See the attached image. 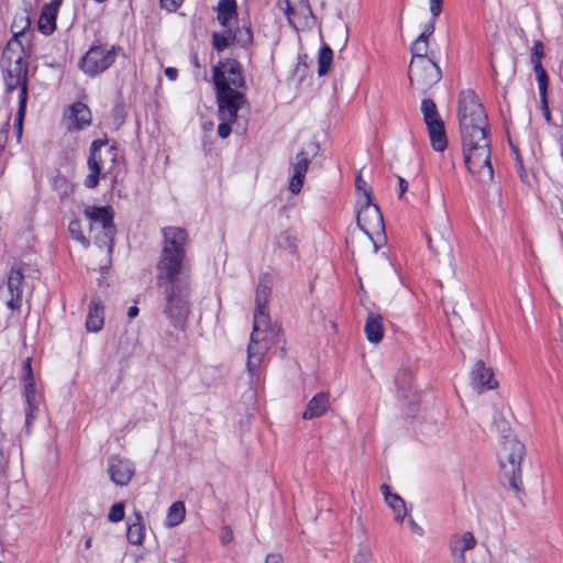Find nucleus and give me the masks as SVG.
<instances>
[{"instance_id":"1","label":"nucleus","mask_w":563,"mask_h":563,"mask_svg":"<svg viewBox=\"0 0 563 563\" xmlns=\"http://www.w3.org/2000/svg\"><path fill=\"white\" fill-rule=\"evenodd\" d=\"M459 122L467 170L481 181L493 180L488 118L473 90H464L460 93Z\"/></svg>"},{"instance_id":"2","label":"nucleus","mask_w":563,"mask_h":563,"mask_svg":"<svg viewBox=\"0 0 563 563\" xmlns=\"http://www.w3.org/2000/svg\"><path fill=\"white\" fill-rule=\"evenodd\" d=\"M280 332V327L273 325L272 323L264 324V320H261V318L253 321L246 362L247 371L252 376L260 368L273 342L278 340Z\"/></svg>"},{"instance_id":"3","label":"nucleus","mask_w":563,"mask_h":563,"mask_svg":"<svg viewBox=\"0 0 563 563\" xmlns=\"http://www.w3.org/2000/svg\"><path fill=\"white\" fill-rule=\"evenodd\" d=\"M117 157V147L109 146L107 139L95 140L90 145V154L87 161L89 174L86 176L84 185L90 189L97 187L99 178H106L113 173Z\"/></svg>"},{"instance_id":"4","label":"nucleus","mask_w":563,"mask_h":563,"mask_svg":"<svg viewBox=\"0 0 563 563\" xmlns=\"http://www.w3.org/2000/svg\"><path fill=\"white\" fill-rule=\"evenodd\" d=\"M523 453V444L514 437H506L498 452L503 475L515 490H519L521 486L520 465Z\"/></svg>"},{"instance_id":"5","label":"nucleus","mask_w":563,"mask_h":563,"mask_svg":"<svg viewBox=\"0 0 563 563\" xmlns=\"http://www.w3.org/2000/svg\"><path fill=\"white\" fill-rule=\"evenodd\" d=\"M167 314L170 323L177 329H185L190 311L189 289L184 284H168L165 289Z\"/></svg>"},{"instance_id":"6","label":"nucleus","mask_w":563,"mask_h":563,"mask_svg":"<svg viewBox=\"0 0 563 563\" xmlns=\"http://www.w3.org/2000/svg\"><path fill=\"white\" fill-rule=\"evenodd\" d=\"M121 51L122 48L115 45H92L81 57L79 67L85 74L97 76L113 65Z\"/></svg>"},{"instance_id":"7","label":"nucleus","mask_w":563,"mask_h":563,"mask_svg":"<svg viewBox=\"0 0 563 563\" xmlns=\"http://www.w3.org/2000/svg\"><path fill=\"white\" fill-rule=\"evenodd\" d=\"M85 216L90 221V232L98 230L95 235L99 246L112 247L115 227L113 224V211L109 206L88 207L85 209Z\"/></svg>"},{"instance_id":"8","label":"nucleus","mask_w":563,"mask_h":563,"mask_svg":"<svg viewBox=\"0 0 563 563\" xmlns=\"http://www.w3.org/2000/svg\"><path fill=\"white\" fill-rule=\"evenodd\" d=\"M358 203L361 207L357 212V225L371 239L376 252L378 245L374 240V235H379L384 232L383 214L378 206L372 202L371 190H365V200H358Z\"/></svg>"},{"instance_id":"9","label":"nucleus","mask_w":563,"mask_h":563,"mask_svg":"<svg viewBox=\"0 0 563 563\" xmlns=\"http://www.w3.org/2000/svg\"><path fill=\"white\" fill-rule=\"evenodd\" d=\"M32 358L27 357L23 364V375L21 382L23 385V398L25 402V429L30 432L34 420L37 417L42 405V395L35 388V379L31 366Z\"/></svg>"},{"instance_id":"10","label":"nucleus","mask_w":563,"mask_h":563,"mask_svg":"<svg viewBox=\"0 0 563 563\" xmlns=\"http://www.w3.org/2000/svg\"><path fill=\"white\" fill-rule=\"evenodd\" d=\"M441 79V71L432 58L411 59L409 80L413 88L426 91Z\"/></svg>"},{"instance_id":"11","label":"nucleus","mask_w":563,"mask_h":563,"mask_svg":"<svg viewBox=\"0 0 563 563\" xmlns=\"http://www.w3.org/2000/svg\"><path fill=\"white\" fill-rule=\"evenodd\" d=\"M421 112L433 150L443 152L448 146V139L444 122L438 112L437 104L431 99H423L421 101Z\"/></svg>"},{"instance_id":"12","label":"nucleus","mask_w":563,"mask_h":563,"mask_svg":"<svg viewBox=\"0 0 563 563\" xmlns=\"http://www.w3.org/2000/svg\"><path fill=\"white\" fill-rule=\"evenodd\" d=\"M156 272L158 282H176L178 278H190V261L187 255L161 252Z\"/></svg>"},{"instance_id":"13","label":"nucleus","mask_w":563,"mask_h":563,"mask_svg":"<svg viewBox=\"0 0 563 563\" xmlns=\"http://www.w3.org/2000/svg\"><path fill=\"white\" fill-rule=\"evenodd\" d=\"M214 88L244 89L246 86L242 65L233 58L220 60L212 69Z\"/></svg>"},{"instance_id":"14","label":"nucleus","mask_w":563,"mask_h":563,"mask_svg":"<svg viewBox=\"0 0 563 563\" xmlns=\"http://www.w3.org/2000/svg\"><path fill=\"white\" fill-rule=\"evenodd\" d=\"M216 98L219 120L236 121L240 109L246 102L244 92L238 89L224 88L220 84V88H216Z\"/></svg>"},{"instance_id":"15","label":"nucleus","mask_w":563,"mask_h":563,"mask_svg":"<svg viewBox=\"0 0 563 563\" xmlns=\"http://www.w3.org/2000/svg\"><path fill=\"white\" fill-rule=\"evenodd\" d=\"M429 10L431 18L424 24L423 31L411 45V59L430 58L428 56L429 38L435 31V22L443 10V0H429Z\"/></svg>"},{"instance_id":"16","label":"nucleus","mask_w":563,"mask_h":563,"mask_svg":"<svg viewBox=\"0 0 563 563\" xmlns=\"http://www.w3.org/2000/svg\"><path fill=\"white\" fill-rule=\"evenodd\" d=\"M4 82L8 92L19 90V109L14 121V130L16 133V141L20 142L23 133V121L27 102V79L18 78L7 74L4 76Z\"/></svg>"},{"instance_id":"17","label":"nucleus","mask_w":563,"mask_h":563,"mask_svg":"<svg viewBox=\"0 0 563 563\" xmlns=\"http://www.w3.org/2000/svg\"><path fill=\"white\" fill-rule=\"evenodd\" d=\"M107 472L112 483L118 486H126L135 474V466L126 457L111 455L108 459Z\"/></svg>"},{"instance_id":"18","label":"nucleus","mask_w":563,"mask_h":563,"mask_svg":"<svg viewBox=\"0 0 563 563\" xmlns=\"http://www.w3.org/2000/svg\"><path fill=\"white\" fill-rule=\"evenodd\" d=\"M163 238L162 252L179 255L186 254V245L188 243V232L180 227H164L161 230Z\"/></svg>"},{"instance_id":"19","label":"nucleus","mask_w":563,"mask_h":563,"mask_svg":"<svg viewBox=\"0 0 563 563\" xmlns=\"http://www.w3.org/2000/svg\"><path fill=\"white\" fill-rule=\"evenodd\" d=\"M283 11L288 23L295 29L299 25H307L312 18L309 0H285Z\"/></svg>"},{"instance_id":"20","label":"nucleus","mask_w":563,"mask_h":563,"mask_svg":"<svg viewBox=\"0 0 563 563\" xmlns=\"http://www.w3.org/2000/svg\"><path fill=\"white\" fill-rule=\"evenodd\" d=\"M544 56V48L541 41H536L532 47L531 60L533 64V70L537 76L540 99L543 107L548 108L547 101V89H548V75L542 66L541 59Z\"/></svg>"},{"instance_id":"21","label":"nucleus","mask_w":563,"mask_h":563,"mask_svg":"<svg viewBox=\"0 0 563 563\" xmlns=\"http://www.w3.org/2000/svg\"><path fill=\"white\" fill-rule=\"evenodd\" d=\"M450 228L448 218L442 216L439 222L427 232L429 249L439 254L449 250Z\"/></svg>"},{"instance_id":"22","label":"nucleus","mask_w":563,"mask_h":563,"mask_svg":"<svg viewBox=\"0 0 563 563\" xmlns=\"http://www.w3.org/2000/svg\"><path fill=\"white\" fill-rule=\"evenodd\" d=\"M472 385L478 393L495 389L498 386V382L494 378L493 369L486 367L482 360L477 361L473 367Z\"/></svg>"},{"instance_id":"23","label":"nucleus","mask_w":563,"mask_h":563,"mask_svg":"<svg viewBox=\"0 0 563 563\" xmlns=\"http://www.w3.org/2000/svg\"><path fill=\"white\" fill-rule=\"evenodd\" d=\"M476 540L472 532L466 531L462 534H455L450 541L451 555L455 563H465V552L474 549Z\"/></svg>"},{"instance_id":"24","label":"nucleus","mask_w":563,"mask_h":563,"mask_svg":"<svg viewBox=\"0 0 563 563\" xmlns=\"http://www.w3.org/2000/svg\"><path fill=\"white\" fill-rule=\"evenodd\" d=\"M309 165L310 159L307 152L303 150L299 151L296 155V162L292 164V176L289 181V190L292 194L300 192Z\"/></svg>"},{"instance_id":"25","label":"nucleus","mask_w":563,"mask_h":563,"mask_svg":"<svg viewBox=\"0 0 563 563\" xmlns=\"http://www.w3.org/2000/svg\"><path fill=\"white\" fill-rule=\"evenodd\" d=\"M62 0H52L43 5L37 22L38 31L44 35H51L56 30V18Z\"/></svg>"},{"instance_id":"26","label":"nucleus","mask_w":563,"mask_h":563,"mask_svg":"<svg viewBox=\"0 0 563 563\" xmlns=\"http://www.w3.org/2000/svg\"><path fill=\"white\" fill-rule=\"evenodd\" d=\"M272 289L267 284H260L256 289V297H255V310L253 316V321H256L261 318V320H264V324L271 323V318L268 314V311L266 309V306L268 303L269 297H271Z\"/></svg>"},{"instance_id":"27","label":"nucleus","mask_w":563,"mask_h":563,"mask_svg":"<svg viewBox=\"0 0 563 563\" xmlns=\"http://www.w3.org/2000/svg\"><path fill=\"white\" fill-rule=\"evenodd\" d=\"M68 120L71 125L70 129L81 130L91 123L90 109L81 102H76L69 107Z\"/></svg>"},{"instance_id":"28","label":"nucleus","mask_w":563,"mask_h":563,"mask_svg":"<svg viewBox=\"0 0 563 563\" xmlns=\"http://www.w3.org/2000/svg\"><path fill=\"white\" fill-rule=\"evenodd\" d=\"M330 408L329 394L319 393L308 402L302 413L303 419L310 420L323 416Z\"/></svg>"},{"instance_id":"29","label":"nucleus","mask_w":563,"mask_h":563,"mask_svg":"<svg viewBox=\"0 0 563 563\" xmlns=\"http://www.w3.org/2000/svg\"><path fill=\"white\" fill-rule=\"evenodd\" d=\"M104 313L102 302L98 298H93L89 303V310L86 320L88 331L98 332L103 327Z\"/></svg>"},{"instance_id":"30","label":"nucleus","mask_w":563,"mask_h":563,"mask_svg":"<svg viewBox=\"0 0 563 563\" xmlns=\"http://www.w3.org/2000/svg\"><path fill=\"white\" fill-rule=\"evenodd\" d=\"M364 331L366 339L371 343H379L384 338L383 318L377 313L369 312L365 322Z\"/></svg>"},{"instance_id":"31","label":"nucleus","mask_w":563,"mask_h":563,"mask_svg":"<svg viewBox=\"0 0 563 563\" xmlns=\"http://www.w3.org/2000/svg\"><path fill=\"white\" fill-rule=\"evenodd\" d=\"M145 537V527L142 514L134 511V520L128 522L126 539L131 544L141 545Z\"/></svg>"},{"instance_id":"32","label":"nucleus","mask_w":563,"mask_h":563,"mask_svg":"<svg viewBox=\"0 0 563 563\" xmlns=\"http://www.w3.org/2000/svg\"><path fill=\"white\" fill-rule=\"evenodd\" d=\"M40 272L31 265L19 263L11 267L8 282H23L25 279H38Z\"/></svg>"},{"instance_id":"33","label":"nucleus","mask_w":563,"mask_h":563,"mask_svg":"<svg viewBox=\"0 0 563 563\" xmlns=\"http://www.w3.org/2000/svg\"><path fill=\"white\" fill-rule=\"evenodd\" d=\"M218 21L222 26H227L229 22L236 15L235 0H220L218 3Z\"/></svg>"},{"instance_id":"34","label":"nucleus","mask_w":563,"mask_h":563,"mask_svg":"<svg viewBox=\"0 0 563 563\" xmlns=\"http://www.w3.org/2000/svg\"><path fill=\"white\" fill-rule=\"evenodd\" d=\"M186 508L183 501H175L168 508L165 525L169 528L176 527L185 519Z\"/></svg>"},{"instance_id":"35","label":"nucleus","mask_w":563,"mask_h":563,"mask_svg":"<svg viewBox=\"0 0 563 563\" xmlns=\"http://www.w3.org/2000/svg\"><path fill=\"white\" fill-rule=\"evenodd\" d=\"M31 26V18L27 10H22L14 15L12 22V33L14 38H18L20 35H23L25 31H27Z\"/></svg>"},{"instance_id":"36","label":"nucleus","mask_w":563,"mask_h":563,"mask_svg":"<svg viewBox=\"0 0 563 563\" xmlns=\"http://www.w3.org/2000/svg\"><path fill=\"white\" fill-rule=\"evenodd\" d=\"M333 62V52L329 45L324 44L320 51L318 56V75L324 76L331 68V64Z\"/></svg>"},{"instance_id":"37","label":"nucleus","mask_w":563,"mask_h":563,"mask_svg":"<svg viewBox=\"0 0 563 563\" xmlns=\"http://www.w3.org/2000/svg\"><path fill=\"white\" fill-rule=\"evenodd\" d=\"M386 504L391 508L394 512V519L397 522L401 523L408 515V510L404 499L399 495L391 496L387 497Z\"/></svg>"},{"instance_id":"38","label":"nucleus","mask_w":563,"mask_h":563,"mask_svg":"<svg viewBox=\"0 0 563 563\" xmlns=\"http://www.w3.org/2000/svg\"><path fill=\"white\" fill-rule=\"evenodd\" d=\"M5 290L10 295V298L7 300V306L12 310L19 309L23 294L21 284H7Z\"/></svg>"},{"instance_id":"39","label":"nucleus","mask_w":563,"mask_h":563,"mask_svg":"<svg viewBox=\"0 0 563 563\" xmlns=\"http://www.w3.org/2000/svg\"><path fill=\"white\" fill-rule=\"evenodd\" d=\"M412 383H413V375L409 369H407V368L401 369L397 374L396 384H397L399 390H401L404 393L405 397H409L408 393L411 390Z\"/></svg>"},{"instance_id":"40","label":"nucleus","mask_w":563,"mask_h":563,"mask_svg":"<svg viewBox=\"0 0 563 563\" xmlns=\"http://www.w3.org/2000/svg\"><path fill=\"white\" fill-rule=\"evenodd\" d=\"M234 42V36H232L231 31L225 33L214 32L212 35V45L213 48L218 52H222L228 48Z\"/></svg>"},{"instance_id":"41","label":"nucleus","mask_w":563,"mask_h":563,"mask_svg":"<svg viewBox=\"0 0 563 563\" xmlns=\"http://www.w3.org/2000/svg\"><path fill=\"white\" fill-rule=\"evenodd\" d=\"M68 231L71 238L79 242L84 247L89 246V240L84 235L81 223L78 219H74L69 222Z\"/></svg>"},{"instance_id":"42","label":"nucleus","mask_w":563,"mask_h":563,"mask_svg":"<svg viewBox=\"0 0 563 563\" xmlns=\"http://www.w3.org/2000/svg\"><path fill=\"white\" fill-rule=\"evenodd\" d=\"M7 74L22 79H27V67L21 58H18L8 67Z\"/></svg>"},{"instance_id":"43","label":"nucleus","mask_w":563,"mask_h":563,"mask_svg":"<svg viewBox=\"0 0 563 563\" xmlns=\"http://www.w3.org/2000/svg\"><path fill=\"white\" fill-rule=\"evenodd\" d=\"M125 509L123 503H115L110 507L108 520L111 522H120L124 519Z\"/></svg>"},{"instance_id":"44","label":"nucleus","mask_w":563,"mask_h":563,"mask_svg":"<svg viewBox=\"0 0 563 563\" xmlns=\"http://www.w3.org/2000/svg\"><path fill=\"white\" fill-rule=\"evenodd\" d=\"M220 121H221V123L218 126V134L220 137L225 139L231 134V131H232L231 123H233L234 121H230V120H220Z\"/></svg>"},{"instance_id":"45","label":"nucleus","mask_w":563,"mask_h":563,"mask_svg":"<svg viewBox=\"0 0 563 563\" xmlns=\"http://www.w3.org/2000/svg\"><path fill=\"white\" fill-rule=\"evenodd\" d=\"M183 2L184 0H159L161 7L168 12H175Z\"/></svg>"},{"instance_id":"46","label":"nucleus","mask_w":563,"mask_h":563,"mask_svg":"<svg viewBox=\"0 0 563 563\" xmlns=\"http://www.w3.org/2000/svg\"><path fill=\"white\" fill-rule=\"evenodd\" d=\"M516 168H517V172L519 174L521 181L525 184H528L529 183L528 173L523 167L522 161L518 156L516 157Z\"/></svg>"},{"instance_id":"47","label":"nucleus","mask_w":563,"mask_h":563,"mask_svg":"<svg viewBox=\"0 0 563 563\" xmlns=\"http://www.w3.org/2000/svg\"><path fill=\"white\" fill-rule=\"evenodd\" d=\"M371 558V550L362 548L355 556V563H367Z\"/></svg>"},{"instance_id":"48","label":"nucleus","mask_w":563,"mask_h":563,"mask_svg":"<svg viewBox=\"0 0 563 563\" xmlns=\"http://www.w3.org/2000/svg\"><path fill=\"white\" fill-rule=\"evenodd\" d=\"M220 539H221V542L223 544H227V543L231 542L232 539H233L232 530L230 528H228V527L223 528L222 531H221Z\"/></svg>"},{"instance_id":"49","label":"nucleus","mask_w":563,"mask_h":563,"mask_svg":"<svg viewBox=\"0 0 563 563\" xmlns=\"http://www.w3.org/2000/svg\"><path fill=\"white\" fill-rule=\"evenodd\" d=\"M355 186L358 191H363V198H361L360 200H365V190H371L369 188H367L366 181L361 176H358L355 180Z\"/></svg>"},{"instance_id":"50","label":"nucleus","mask_w":563,"mask_h":563,"mask_svg":"<svg viewBox=\"0 0 563 563\" xmlns=\"http://www.w3.org/2000/svg\"><path fill=\"white\" fill-rule=\"evenodd\" d=\"M408 522H409L411 531L415 534H417L419 537H421L423 534V529L412 518H409Z\"/></svg>"},{"instance_id":"51","label":"nucleus","mask_w":563,"mask_h":563,"mask_svg":"<svg viewBox=\"0 0 563 563\" xmlns=\"http://www.w3.org/2000/svg\"><path fill=\"white\" fill-rule=\"evenodd\" d=\"M165 75L169 80H176L178 77V70L174 67L165 68Z\"/></svg>"},{"instance_id":"52","label":"nucleus","mask_w":563,"mask_h":563,"mask_svg":"<svg viewBox=\"0 0 563 563\" xmlns=\"http://www.w3.org/2000/svg\"><path fill=\"white\" fill-rule=\"evenodd\" d=\"M265 563H283V559L278 554H268L266 556Z\"/></svg>"},{"instance_id":"53","label":"nucleus","mask_w":563,"mask_h":563,"mask_svg":"<svg viewBox=\"0 0 563 563\" xmlns=\"http://www.w3.org/2000/svg\"><path fill=\"white\" fill-rule=\"evenodd\" d=\"M380 490L384 495L385 501L387 503V497L397 496V494H393L387 484L382 485Z\"/></svg>"},{"instance_id":"54","label":"nucleus","mask_w":563,"mask_h":563,"mask_svg":"<svg viewBox=\"0 0 563 563\" xmlns=\"http://www.w3.org/2000/svg\"><path fill=\"white\" fill-rule=\"evenodd\" d=\"M398 181L400 187V196H402L408 188V183L402 177H398Z\"/></svg>"},{"instance_id":"55","label":"nucleus","mask_w":563,"mask_h":563,"mask_svg":"<svg viewBox=\"0 0 563 563\" xmlns=\"http://www.w3.org/2000/svg\"><path fill=\"white\" fill-rule=\"evenodd\" d=\"M139 314V308L136 306H132L128 310V318L133 319Z\"/></svg>"},{"instance_id":"56","label":"nucleus","mask_w":563,"mask_h":563,"mask_svg":"<svg viewBox=\"0 0 563 563\" xmlns=\"http://www.w3.org/2000/svg\"><path fill=\"white\" fill-rule=\"evenodd\" d=\"M86 547H87V548H89V547H90V540H88V541L86 542Z\"/></svg>"}]
</instances>
